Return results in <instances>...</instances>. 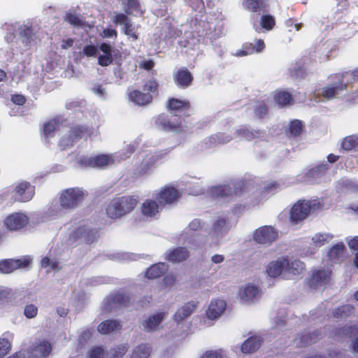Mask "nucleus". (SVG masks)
Segmentation results:
<instances>
[{
    "instance_id": "nucleus-53",
    "label": "nucleus",
    "mask_w": 358,
    "mask_h": 358,
    "mask_svg": "<svg viewBox=\"0 0 358 358\" xmlns=\"http://www.w3.org/2000/svg\"><path fill=\"white\" fill-rule=\"evenodd\" d=\"M64 20L74 27H80L83 24L80 17L72 13H67L64 17Z\"/></svg>"
},
{
    "instance_id": "nucleus-26",
    "label": "nucleus",
    "mask_w": 358,
    "mask_h": 358,
    "mask_svg": "<svg viewBox=\"0 0 358 358\" xmlns=\"http://www.w3.org/2000/svg\"><path fill=\"white\" fill-rule=\"evenodd\" d=\"M92 134V129L83 125H76L71 127L69 131V138L73 141H76L85 136H91Z\"/></svg>"
},
{
    "instance_id": "nucleus-57",
    "label": "nucleus",
    "mask_w": 358,
    "mask_h": 358,
    "mask_svg": "<svg viewBox=\"0 0 358 358\" xmlns=\"http://www.w3.org/2000/svg\"><path fill=\"white\" fill-rule=\"evenodd\" d=\"M38 308L33 304H28L25 306L24 314L27 318H34L37 315Z\"/></svg>"
},
{
    "instance_id": "nucleus-14",
    "label": "nucleus",
    "mask_w": 358,
    "mask_h": 358,
    "mask_svg": "<svg viewBox=\"0 0 358 358\" xmlns=\"http://www.w3.org/2000/svg\"><path fill=\"white\" fill-rule=\"evenodd\" d=\"M331 272L325 270H317L314 272L308 280V285L310 288L316 289L329 282Z\"/></svg>"
},
{
    "instance_id": "nucleus-16",
    "label": "nucleus",
    "mask_w": 358,
    "mask_h": 358,
    "mask_svg": "<svg viewBox=\"0 0 358 358\" xmlns=\"http://www.w3.org/2000/svg\"><path fill=\"white\" fill-rule=\"evenodd\" d=\"M242 6L245 10L258 15L267 12L269 8L266 0H243Z\"/></svg>"
},
{
    "instance_id": "nucleus-9",
    "label": "nucleus",
    "mask_w": 358,
    "mask_h": 358,
    "mask_svg": "<svg viewBox=\"0 0 358 358\" xmlns=\"http://www.w3.org/2000/svg\"><path fill=\"white\" fill-rule=\"evenodd\" d=\"M99 50L103 53V55H101L98 57V64L101 66L110 65L113 62L114 57L121 56L120 51H113L112 46L109 43H101L99 45Z\"/></svg>"
},
{
    "instance_id": "nucleus-30",
    "label": "nucleus",
    "mask_w": 358,
    "mask_h": 358,
    "mask_svg": "<svg viewBox=\"0 0 358 358\" xmlns=\"http://www.w3.org/2000/svg\"><path fill=\"white\" fill-rule=\"evenodd\" d=\"M62 122L57 118H52L45 122L43 127V134L45 138H52L55 132L60 129Z\"/></svg>"
},
{
    "instance_id": "nucleus-1",
    "label": "nucleus",
    "mask_w": 358,
    "mask_h": 358,
    "mask_svg": "<svg viewBox=\"0 0 358 358\" xmlns=\"http://www.w3.org/2000/svg\"><path fill=\"white\" fill-rule=\"evenodd\" d=\"M138 203V197L136 195H124L110 199L105 207L108 217L117 220L131 213Z\"/></svg>"
},
{
    "instance_id": "nucleus-36",
    "label": "nucleus",
    "mask_w": 358,
    "mask_h": 358,
    "mask_svg": "<svg viewBox=\"0 0 358 358\" xmlns=\"http://www.w3.org/2000/svg\"><path fill=\"white\" fill-rule=\"evenodd\" d=\"M168 108L171 110H188L190 102L188 100H180L176 98H170L168 100Z\"/></svg>"
},
{
    "instance_id": "nucleus-12",
    "label": "nucleus",
    "mask_w": 358,
    "mask_h": 358,
    "mask_svg": "<svg viewBox=\"0 0 358 358\" xmlns=\"http://www.w3.org/2000/svg\"><path fill=\"white\" fill-rule=\"evenodd\" d=\"M189 251L185 247H176L165 253V260L172 263H180L187 260L189 257Z\"/></svg>"
},
{
    "instance_id": "nucleus-58",
    "label": "nucleus",
    "mask_w": 358,
    "mask_h": 358,
    "mask_svg": "<svg viewBox=\"0 0 358 358\" xmlns=\"http://www.w3.org/2000/svg\"><path fill=\"white\" fill-rule=\"evenodd\" d=\"M14 262L15 263V268L18 269V268H24L29 266V264H31V260L28 257H24L20 259H14Z\"/></svg>"
},
{
    "instance_id": "nucleus-56",
    "label": "nucleus",
    "mask_w": 358,
    "mask_h": 358,
    "mask_svg": "<svg viewBox=\"0 0 358 358\" xmlns=\"http://www.w3.org/2000/svg\"><path fill=\"white\" fill-rule=\"evenodd\" d=\"M10 343L6 338H0V358L5 357L10 350Z\"/></svg>"
},
{
    "instance_id": "nucleus-17",
    "label": "nucleus",
    "mask_w": 358,
    "mask_h": 358,
    "mask_svg": "<svg viewBox=\"0 0 358 358\" xmlns=\"http://www.w3.org/2000/svg\"><path fill=\"white\" fill-rule=\"evenodd\" d=\"M265 48V43L262 39H257L255 43H245L242 48L237 50L236 55L238 57L246 56L254 53H259Z\"/></svg>"
},
{
    "instance_id": "nucleus-48",
    "label": "nucleus",
    "mask_w": 358,
    "mask_h": 358,
    "mask_svg": "<svg viewBox=\"0 0 358 358\" xmlns=\"http://www.w3.org/2000/svg\"><path fill=\"white\" fill-rule=\"evenodd\" d=\"M14 259H4L0 262V272L10 273L16 270Z\"/></svg>"
},
{
    "instance_id": "nucleus-64",
    "label": "nucleus",
    "mask_w": 358,
    "mask_h": 358,
    "mask_svg": "<svg viewBox=\"0 0 358 358\" xmlns=\"http://www.w3.org/2000/svg\"><path fill=\"white\" fill-rule=\"evenodd\" d=\"M114 23L117 24H125L129 22L128 17L125 14L120 13L115 16V19L113 20Z\"/></svg>"
},
{
    "instance_id": "nucleus-38",
    "label": "nucleus",
    "mask_w": 358,
    "mask_h": 358,
    "mask_svg": "<svg viewBox=\"0 0 358 358\" xmlns=\"http://www.w3.org/2000/svg\"><path fill=\"white\" fill-rule=\"evenodd\" d=\"M158 122L162 126L164 129L166 131H172L177 132L183 131L181 122L173 123L164 117H159L158 118Z\"/></svg>"
},
{
    "instance_id": "nucleus-24",
    "label": "nucleus",
    "mask_w": 358,
    "mask_h": 358,
    "mask_svg": "<svg viewBox=\"0 0 358 358\" xmlns=\"http://www.w3.org/2000/svg\"><path fill=\"white\" fill-rule=\"evenodd\" d=\"M168 270V266L164 262L151 265L145 271V276L148 279H157L162 276Z\"/></svg>"
},
{
    "instance_id": "nucleus-31",
    "label": "nucleus",
    "mask_w": 358,
    "mask_h": 358,
    "mask_svg": "<svg viewBox=\"0 0 358 358\" xmlns=\"http://www.w3.org/2000/svg\"><path fill=\"white\" fill-rule=\"evenodd\" d=\"M164 315V313H158L149 317L143 322L144 329L148 332L155 331L162 322Z\"/></svg>"
},
{
    "instance_id": "nucleus-6",
    "label": "nucleus",
    "mask_w": 358,
    "mask_h": 358,
    "mask_svg": "<svg viewBox=\"0 0 358 358\" xmlns=\"http://www.w3.org/2000/svg\"><path fill=\"white\" fill-rule=\"evenodd\" d=\"M84 199V193L78 188H69L63 191L59 196V203L62 208L73 209Z\"/></svg>"
},
{
    "instance_id": "nucleus-22",
    "label": "nucleus",
    "mask_w": 358,
    "mask_h": 358,
    "mask_svg": "<svg viewBox=\"0 0 358 358\" xmlns=\"http://www.w3.org/2000/svg\"><path fill=\"white\" fill-rule=\"evenodd\" d=\"M226 309V302L224 300L216 299L212 301L210 303L206 315L208 318L216 319L221 315V314Z\"/></svg>"
},
{
    "instance_id": "nucleus-33",
    "label": "nucleus",
    "mask_w": 358,
    "mask_h": 358,
    "mask_svg": "<svg viewBox=\"0 0 358 358\" xmlns=\"http://www.w3.org/2000/svg\"><path fill=\"white\" fill-rule=\"evenodd\" d=\"M287 265H285V271L293 275H298L303 272L305 268L304 264L298 259L290 261L287 257Z\"/></svg>"
},
{
    "instance_id": "nucleus-25",
    "label": "nucleus",
    "mask_w": 358,
    "mask_h": 358,
    "mask_svg": "<svg viewBox=\"0 0 358 358\" xmlns=\"http://www.w3.org/2000/svg\"><path fill=\"white\" fill-rule=\"evenodd\" d=\"M198 301H189L179 308L174 314V320L177 322L181 321L189 317L195 310Z\"/></svg>"
},
{
    "instance_id": "nucleus-29",
    "label": "nucleus",
    "mask_w": 358,
    "mask_h": 358,
    "mask_svg": "<svg viewBox=\"0 0 358 358\" xmlns=\"http://www.w3.org/2000/svg\"><path fill=\"white\" fill-rule=\"evenodd\" d=\"M130 297L122 292H116L112 294L108 299V303L113 307H127L129 305Z\"/></svg>"
},
{
    "instance_id": "nucleus-62",
    "label": "nucleus",
    "mask_w": 358,
    "mask_h": 358,
    "mask_svg": "<svg viewBox=\"0 0 358 358\" xmlns=\"http://www.w3.org/2000/svg\"><path fill=\"white\" fill-rule=\"evenodd\" d=\"M92 157L83 156L78 160V164L83 167H92Z\"/></svg>"
},
{
    "instance_id": "nucleus-44",
    "label": "nucleus",
    "mask_w": 358,
    "mask_h": 358,
    "mask_svg": "<svg viewBox=\"0 0 358 358\" xmlns=\"http://www.w3.org/2000/svg\"><path fill=\"white\" fill-rule=\"evenodd\" d=\"M333 238L334 236L331 234L318 233L312 238V241L315 247L320 248L331 241Z\"/></svg>"
},
{
    "instance_id": "nucleus-7",
    "label": "nucleus",
    "mask_w": 358,
    "mask_h": 358,
    "mask_svg": "<svg viewBox=\"0 0 358 358\" xmlns=\"http://www.w3.org/2000/svg\"><path fill=\"white\" fill-rule=\"evenodd\" d=\"M15 199L20 202H27L31 200L35 194V187L30 182L22 181L19 182L13 191Z\"/></svg>"
},
{
    "instance_id": "nucleus-61",
    "label": "nucleus",
    "mask_w": 358,
    "mask_h": 358,
    "mask_svg": "<svg viewBox=\"0 0 358 358\" xmlns=\"http://www.w3.org/2000/svg\"><path fill=\"white\" fill-rule=\"evenodd\" d=\"M176 281V275L173 273L166 274L164 276L163 282L166 287H172Z\"/></svg>"
},
{
    "instance_id": "nucleus-34",
    "label": "nucleus",
    "mask_w": 358,
    "mask_h": 358,
    "mask_svg": "<svg viewBox=\"0 0 358 358\" xmlns=\"http://www.w3.org/2000/svg\"><path fill=\"white\" fill-rule=\"evenodd\" d=\"M259 292V289L256 286L247 285L244 289L239 292L241 300L245 302H252Z\"/></svg>"
},
{
    "instance_id": "nucleus-45",
    "label": "nucleus",
    "mask_w": 358,
    "mask_h": 358,
    "mask_svg": "<svg viewBox=\"0 0 358 358\" xmlns=\"http://www.w3.org/2000/svg\"><path fill=\"white\" fill-rule=\"evenodd\" d=\"M92 168H104L112 159L107 155H99L92 157Z\"/></svg>"
},
{
    "instance_id": "nucleus-8",
    "label": "nucleus",
    "mask_w": 358,
    "mask_h": 358,
    "mask_svg": "<svg viewBox=\"0 0 358 358\" xmlns=\"http://www.w3.org/2000/svg\"><path fill=\"white\" fill-rule=\"evenodd\" d=\"M278 238V231L271 226H264L257 229L253 234L254 240L260 244H271Z\"/></svg>"
},
{
    "instance_id": "nucleus-2",
    "label": "nucleus",
    "mask_w": 358,
    "mask_h": 358,
    "mask_svg": "<svg viewBox=\"0 0 358 358\" xmlns=\"http://www.w3.org/2000/svg\"><path fill=\"white\" fill-rule=\"evenodd\" d=\"M348 73H341L332 74L329 77V83L320 89L317 95L327 101L335 99L338 94H341L347 89V84L344 82V78Z\"/></svg>"
},
{
    "instance_id": "nucleus-42",
    "label": "nucleus",
    "mask_w": 358,
    "mask_h": 358,
    "mask_svg": "<svg viewBox=\"0 0 358 358\" xmlns=\"http://www.w3.org/2000/svg\"><path fill=\"white\" fill-rule=\"evenodd\" d=\"M336 335L341 337L352 338L358 335V327L357 325L345 326L338 329Z\"/></svg>"
},
{
    "instance_id": "nucleus-63",
    "label": "nucleus",
    "mask_w": 358,
    "mask_h": 358,
    "mask_svg": "<svg viewBox=\"0 0 358 358\" xmlns=\"http://www.w3.org/2000/svg\"><path fill=\"white\" fill-rule=\"evenodd\" d=\"M278 188V182L277 181H271L264 185V191L265 192H271L277 190Z\"/></svg>"
},
{
    "instance_id": "nucleus-55",
    "label": "nucleus",
    "mask_w": 358,
    "mask_h": 358,
    "mask_svg": "<svg viewBox=\"0 0 358 358\" xmlns=\"http://www.w3.org/2000/svg\"><path fill=\"white\" fill-rule=\"evenodd\" d=\"M237 134L248 141L254 139L256 136L255 133L253 131L250 130L245 127H241L236 131Z\"/></svg>"
},
{
    "instance_id": "nucleus-39",
    "label": "nucleus",
    "mask_w": 358,
    "mask_h": 358,
    "mask_svg": "<svg viewBox=\"0 0 358 358\" xmlns=\"http://www.w3.org/2000/svg\"><path fill=\"white\" fill-rule=\"evenodd\" d=\"M354 310V306L350 304H345L337 307L332 313L335 318H345L349 317Z\"/></svg>"
},
{
    "instance_id": "nucleus-60",
    "label": "nucleus",
    "mask_w": 358,
    "mask_h": 358,
    "mask_svg": "<svg viewBox=\"0 0 358 358\" xmlns=\"http://www.w3.org/2000/svg\"><path fill=\"white\" fill-rule=\"evenodd\" d=\"M83 53L87 57H94L97 54V48L93 45H87L83 48Z\"/></svg>"
},
{
    "instance_id": "nucleus-3",
    "label": "nucleus",
    "mask_w": 358,
    "mask_h": 358,
    "mask_svg": "<svg viewBox=\"0 0 358 358\" xmlns=\"http://www.w3.org/2000/svg\"><path fill=\"white\" fill-rule=\"evenodd\" d=\"M159 84L155 79L148 80L143 85V90L148 92H143L138 90H130L128 92V98L130 101L138 106H147L152 102V94L158 93Z\"/></svg>"
},
{
    "instance_id": "nucleus-15",
    "label": "nucleus",
    "mask_w": 358,
    "mask_h": 358,
    "mask_svg": "<svg viewBox=\"0 0 358 358\" xmlns=\"http://www.w3.org/2000/svg\"><path fill=\"white\" fill-rule=\"evenodd\" d=\"M98 231L94 229H85V227H78L71 235V238H72L75 241L83 238L86 243H92L94 242L97 237Z\"/></svg>"
},
{
    "instance_id": "nucleus-27",
    "label": "nucleus",
    "mask_w": 358,
    "mask_h": 358,
    "mask_svg": "<svg viewBox=\"0 0 358 358\" xmlns=\"http://www.w3.org/2000/svg\"><path fill=\"white\" fill-rule=\"evenodd\" d=\"M287 258L282 257L275 262H271L266 268L268 275L275 278L280 275L282 271H285V265H287Z\"/></svg>"
},
{
    "instance_id": "nucleus-11",
    "label": "nucleus",
    "mask_w": 358,
    "mask_h": 358,
    "mask_svg": "<svg viewBox=\"0 0 358 358\" xmlns=\"http://www.w3.org/2000/svg\"><path fill=\"white\" fill-rule=\"evenodd\" d=\"M52 351L51 344L45 340L36 343L29 351V358H46Z\"/></svg>"
},
{
    "instance_id": "nucleus-47",
    "label": "nucleus",
    "mask_w": 358,
    "mask_h": 358,
    "mask_svg": "<svg viewBox=\"0 0 358 358\" xmlns=\"http://www.w3.org/2000/svg\"><path fill=\"white\" fill-rule=\"evenodd\" d=\"M124 11L127 15H131L134 13H142L138 0H127Z\"/></svg>"
},
{
    "instance_id": "nucleus-10",
    "label": "nucleus",
    "mask_w": 358,
    "mask_h": 358,
    "mask_svg": "<svg viewBox=\"0 0 358 358\" xmlns=\"http://www.w3.org/2000/svg\"><path fill=\"white\" fill-rule=\"evenodd\" d=\"M173 80L179 88L187 89L192 85L194 76L187 68L181 67L173 73Z\"/></svg>"
},
{
    "instance_id": "nucleus-46",
    "label": "nucleus",
    "mask_w": 358,
    "mask_h": 358,
    "mask_svg": "<svg viewBox=\"0 0 358 358\" xmlns=\"http://www.w3.org/2000/svg\"><path fill=\"white\" fill-rule=\"evenodd\" d=\"M260 24L262 28L270 31L275 27V20L271 15H262L260 18Z\"/></svg>"
},
{
    "instance_id": "nucleus-28",
    "label": "nucleus",
    "mask_w": 358,
    "mask_h": 358,
    "mask_svg": "<svg viewBox=\"0 0 358 358\" xmlns=\"http://www.w3.org/2000/svg\"><path fill=\"white\" fill-rule=\"evenodd\" d=\"M122 325L120 321L115 320H106L101 322L97 330L101 334H109L115 330H120Z\"/></svg>"
},
{
    "instance_id": "nucleus-23",
    "label": "nucleus",
    "mask_w": 358,
    "mask_h": 358,
    "mask_svg": "<svg viewBox=\"0 0 358 358\" xmlns=\"http://www.w3.org/2000/svg\"><path fill=\"white\" fill-rule=\"evenodd\" d=\"M273 98L280 107L292 105L294 103L292 94L288 91L282 89L275 90L273 92Z\"/></svg>"
},
{
    "instance_id": "nucleus-35",
    "label": "nucleus",
    "mask_w": 358,
    "mask_h": 358,
    "mask_svg": "<svg viewBox=\"0 0 358 358\" xmlns=\"http://www.w3.org/2000/svg\"><path fill=\"white\" fill-rule=\"evenodd\" d=\"M302 121L299 120H293L289 122L288 129L286 131L288 137L296 138L299 136L303 130Z\"/></svg>"
},
{
    "instance_id": "nucleus-21",
    "label": "nucleus",
    "mask_w": 358,
    "mask_h": 358,
    "mask_svg": "<svg viewBox=\"0 0 358 358\" xmlns=\"http://www.w3.org/2000/svg\"><path fill=\"white\" fill-rule=\"evenodd\" d=\"M161 204L152 199H145L141 206V213L147 217H153L159 212Z\"/></svg>"
},
{
    "instance_id": "nucleus-18",
    "label": "nucleus",
    "mask_w": 358,
    "mask_h": 358,
    "mask_svg": "<svg viewBox=\"0 0 358 358\" xmlns=\"http://www.w3.org/2000/svg\"><path fill=\"white\" fill-rule=\"evenodd\" d=\"M208 194L213 199H231L233 198L232 189L229 185H218L211 187Z\"/></svg>"
},
{
    "instance_id": "nucleus-49",
    "label": "nucleus",
    "mask_w": 358,
    "mask_h": 358,
    "mask_svg": "<svg viewBox=\"0 0 358 358\" xmlns=\"http://www.w3.org/2000/svg\"><path fill=\"white\" fill-rule=\"evenodd\" d=\"M127 350L128 346L127 344L119 345L110 349V358H122Z\"/></svg>"
},
{
    "instance_id": "nucleus-37",
    "label": "nucleus",
    "mask_w": 358,
    "mask_h": 358,
    "mask_svg": "<svg viewBox=\"0 0 358 358\" xmlns=\"http://www.w3.org/2000/svg\"><path fill=\"white\" fill-rule=\"evenodd\" d=\"M341 148L345 151H351L358 148V136L350 135L345 137L341 145Z\"/></svg>"
},
{
    "instance_id": "nucleus-4",
    "label": "nucleus",
    "mask_w": 358,
    "mask_h": 358,
    "mask_svg": "<svg viewBox=\"0 0 358 358\" xmlns=\"http://www.w3.org/2000/svg\"><path fill=\"white\" fill-rule=\"evenodd\" d=\"M319 202L309 200L300 199L291 208L289 211V220L293 224H298L304 220L309 215L312 208L318 207Z\"/></svg>"
},
{
    "instance_id": "nucleus-50",
    "label": "nucleus",
    "mask_w": 358,
    "mask_h": 358,
    "mask_svg": "<svg viewBox=\"0 0 358 358\" xmlns=\"http://www.w3.org/2000/svg\"><path fill=\"white\" fill-rule=\"evenodd\" d=\"M92 329H87L81 332L78 339V344L80 345V347H83L90 341L92 337Z\"/></svg>"
},
{
    "instance_id": "nucleus-59",
    "label": "nucleus",
    "mask_w": 358,
    "mask_h": 358,
    "mask_svg": "<svg viewBox=\"0 0 358 358\" xmlns=\"http://www.w3.org/2000/svg\"><path fill=\"white\" fill-rule=\"evenodd\" d=\"M124 34L131 36L134 41L138 39V35L134 31V27L130 21L124 25Z\"/></svg>"
},
{
    "instance_id": "nucleus-20",
    "label": "nucleus",
    "mask_w": 358,
    "mask_h": 358,
    "mask_svg": "<svg viewBox=\"0 0 358 358\" xmlns=\"http://www.w3.org/2000/svg\"><path fill=\"white\" fill-rule=\"evenodd\" d=\"M321 338V333L315 331L312 333L303 332L295 339L296 346L299 348L306 347L316 343Z\"/></svg>"
},
{
    "instance_id": "nucleus-52",
    "label": "nucleus",
    "mask_w": 358,
    "mask_h": 358,
    "mask_svg": "<svg viewBox=\"0 0 358 358\" xmlns=\"http://www.w3.org/2000/svg\"><path fill=\"white\" fill-rule=\"evenodd\" d=\"M255 115L259 118H264L268 113V107L264 101H259L255 108Z\"/></svg>"
},
{
    "instance_id": "nucleus-51",
    "label": "nucleus",
    "mask_w": 358,
    "mask_h": 358,
    "mask_svg": "<svg viewBox=\"0 0 358 358\" xmlns=\"http://www.w3.org/2000/svg\"><path fill=\"white\" fill-rule=\"evenodd\" d=\"M232 193L233 197L241 196L247 189V186L245 182L238 181L233 185Z\"/></svg>"
},
{
    "instance_id": "nucleus-54",
    "label": "nucleus",
    "mask_w": 358,
    "mask_h": 358,
    "mask_svg": "<svg viewBox=\"0 0 358 358\" xmlns=\"http://www.w3.org/2000/svg\"><path fill=\"white\" fill-rule=\"evenodd\" d=\"M104 356L105 351L101 346L92 348L87 353V358H104Z\"/></svg>"
},
{
    "instance_id": "nucleus-32",
    "label": "nucleus",
    "mask_w": 358,
    "mask_h": 358,
    "mask_svg": "<svg viewBox=\"0 0 358 358\" xmlns=\"http://www.w3.org/2000/svg\"><path fill=\"white\" fill-rule=\"evenodd\" d=\"M227 141L224 139V136L222 134H216L204 139L202 143V146L204 149H210L215 146L223 144Z\"/></svg>"
},
{
    "instance_id": "nucleus-40",
    "label": "nucleus",
    "mask_w": 358,
    "mask_h": 358,
    "mask_svg": "<svg viewBox=\"0 0 358 358\" xmlns=\"http://www.w3.org/2000/svg\"><path fill=\"white\" fill-rule=\"evenodd\" d=\"M329 169L327 164H318L307 172V177L310 178H319L324 176Z\"/></svg>"
},
{
    "instance_id": "nucleus-5",
    "label": "nucleus",
    "mask_w": 358,
    "mask_h": 358,
    "mask_svg": "<svg viewBox=\"0 0 358 358\" xmlns=\"http://www.w3.org/2000/svg\"><path fill=\"white\" fill-rule=\"evenodd\" d=\"M3 222L8 231H20L29 224V217L24 213L14 212L8 214Z\"/></svg>"
},
{
    "instance_id": "nucleus-13",
    "label": "nucleus",
    "mask_w": 358,
    "mask_h": 358,
    "mask_svg": "<svg viewBox=\"0 0 358 358\" xmlns=\"http://www.w3.org/2000/svg\"><path fill=\"white\" fill-rule=\"evenodd\" d=\"M179 196V192L175 187H166L160 190L156 196V199L162 206H164L166 204L173 203Z\"/></svg>"
},
{
    "instance_id": "nucleus-41",
    "label": "nucleus",
    "mask_w": 358,
    "mask_h": 358,
    "mask_svg": "<svg viewBox=\"0 0 358 358\" xmlns=\"http://www.w3.org/2000/svg\"><path fill=\"white\" fill-rule=\"evenodd\" d=\"M150 353V346L145 344H141L133 350L131 358H148Z\"/></svg>"
},
{
    "instance_id": "nucleus-19",
    "label": "nucleus",
    "mask_w": 358,
    "mask_h": 358,
    "mask_svg": "<svg viewBox=\"0 0 358 358\" xmlns=\"http://www.w3.org/2000/svg\"><path fill=\"white\" fill-rule=\"evenodd\" d=\"M263 339L260 336L253 335L248 338L241 345V352L244 354H252L257 351Z\"/></svg>"
},
{
    "instance_id": "nucleus-43",
    "label": "nucleus",
    "mask_w": 358,
    "mask_h": 358,
    "mask_svg": "<svg viewBox=\"0 0 358 358\" xmlns=\"http://www.w3.org/2000/svg\"><path fill=\"white\" fill-rule=\"evenodd\" d=\"M345 245L343 243H338L334 245L328 251V257L331 260H336L342 257L345 251Z\"/></svg>"
}]
</instances>
